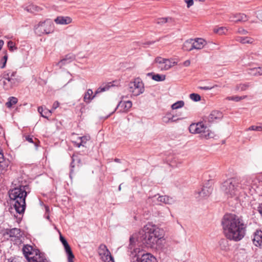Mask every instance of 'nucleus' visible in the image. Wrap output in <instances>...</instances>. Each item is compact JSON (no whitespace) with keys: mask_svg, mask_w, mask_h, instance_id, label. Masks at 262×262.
<instances>
[{"mask_svg":"<svg viewBox=\"0 0 262 262\" xmlns=\"http://www.w3.org/2000/svg\"><path fill=\"white\" fill-rule=\"evenodd\" d=\"M28 185H19L9 191L10 203L14 206L17 213H24L26 209V198L27 195Z\"/></svg>","mask_w":262,"mask_h":262,"instance_id":"nucleus-1","label":"nucleus"},{"mask_svg":"<svg viewBox=\"0 0 262 262\" xmlns=\"http://www.w3.org/2000/svg\"><path fill=\"white\" fill-rule=\"evenodd\" d=\"M223 229H245L246 224L242 218L232 213H226L222 220Z\"/></svg>","mask_w":262,"mask_h":262,"instance_id":"nucleus-2","label":"nucleus"},{"mask_svg":"<svg viewBox=\"0 0 262 262\" xmlns=\"http://www.w3.org/2000/svg\"><path fill=\"white\" fill-rule=\"evenodd\" d=\"M5 90H8L17 86L22 81V78L17 74L16 71L8 70L0 77Z\"/></svg>","mask_w":262,"mask_h":262,"instance_id":"nucleus-3","label":"nucleus"},{"mask_svg":"<svg viewBox=\"0 0 262 262\" xmlns=\"http://www.w3.org/2000/svg\"><path fill=\"white\" fill-rule=\"evenodd\" d=\"M222 190L228 198L237 199L239 193V181L237 178H231L222 184Z\"/></svg>","mask_w":262,"mask_h":262,"instance_id":"nucleus-4","label":"nucleus"},{"mask_svg":"<svg viewBox=\"0 0 262 262\" xmlns=\"http://www.w3.org/2000/svg\"><path fill=\"white\" fill-rule=\"evenodd\" d=\"M189 132L192 134H201L203 137L206 139L214 138L215 135L202 122L192 123L189 127Z\"/></svg>","mask_w":262,"mask_h":262,"instance_id":"nucleus-5","label":"nucleus"},{"mask_svg":"<svg viewBox=\"0 0 262 262\" xmlns=\"http://www.w3.org/2000/svg\"><path fill=\"white\" fill-rule=\"evenodd\" d=\"M34 32L38 36L42 34H48L54 32V24L50 19H46L43 21H40L34 28Z\"/></svg>","mask_w":262,"mask_h":262,"instance_id":"nucleus-6","label":"nucleus"},{"mask_svg":"<svg viewBox=\"0 0 262 262\" xmlns=\"http://www.w3.org/2000/svg\"><path fill=\"white\" fill-rule=\"evenodd\" d=\"M127 90L131 94V96H137L143 93L144 87L141 79L137 78L133 81H130L128 84Z\"/></svg>","mask_w":262,"mask_h":262,"instance_id":"nucleus-7","label":"nucleus"},{"mask_svg":"<svg viewBox=\"0 0 262 262\" xmlns=\"http://www.w3.org/2000/svg\"><path fill=\"white\" fill-rule=\"evenodd\" d=\"M1 233L4 235L5 238L11 240L17 243H21L24 239V233L22 230H1Z\"/></svg>","mask_w":262,"mask_h":262,"instance_id":"nucleus-8","label":"nucleus"},{"mask_svg":"<svg viewBox=\"0 0 262 262\" xmlns=\"http://www.w3.org/2000/svg\"><path fill=\"white\" fill-rule=\"evenodd\" d=\"M155 236L149 235L148 236V248L156 250L161 249L164 247V239L163 237H159L157 236V230H152V232Z\"/></svg>","mask_w":262,"mask_h":262,"instance_id":"nucleus-9","label":"nucleus"},{"mask_svg":"<svg viewBox=\"0 0 262 262\" xmlns=\"http://www.w3.org/2000/svg\"><path fill=\"white\" fill-rule=\"evenodd\" d=\"M152 202L154 205H159L161 203L165 204L171 205L175 202V200L173 198L166 195H160L159 194H155L152 196H148V203Z\"/></svg>","mask_w":262,"mask_h":262,"instance_id":"nucleus-10","label":"nucleus"},{"mask_svg":"<svg viewBox=\"0 0 262 262\" xmlns=\"http://www.w3.org/2000/svg\"><path fill=\"white\" fill-rule=\"evenodd\" d=\"M227 238L234 241H239L245 236V230H224Z\"/></svg>","mask_w":262,"mask_h":262,"instance_id":"nucleus-11","label":"nucleus"},{"mask_svg":"<svg viewBox=\"0 0 262 262\" xmlns=\"http://www.w3.org/2000/svg\"><path fill=\"white\" fill-rule=\"evenodd\" d=\"M156 63L158 64V68L163 71L168 70L174 65L175 62H172L169 59L157 57L155 59L154 62L152 64Z\"/></svg>","mask_w":262,"mask_h":262,"instance_id":"nucleus-12","label":"nucleus"},{"mask_svg":"<svg viewBox=\"0 0 262 262\" xmlns=\"http://www.w3.org/2000/svg\"><path fill=\"white\" fill-rule=\"evenodd\" d=\"M98 253L104 262H115L110 252L105 245L101 244L98 248Z\"/></svg>","mask_w":262,"mask_h":262,"instance_id":"nucleus-13","label":"nucleus"},{"mask_svg":"<svg viewBox=\"0 0 262 262\" xmlns=\"http://www.w3.org/2000/svg\"><path fill=\"white\" fill-rule=\"evenodd\" d=\"M23 251L28 262H31V260L34 259L36 255L41 253L39 251L33 249L31 246L28 245L24 246Z\"/></svg>","mask_w":262,"mask_h":262,"instance_id":"nucleus-14","label":"nucleus"},{"mask_svg":"<svg viewBox=\"0 0 262 262\" xmlns=\"http://www.w3.org/2000/svg\"><path fill=\"white\" fill-rule=\"evenodd\" d=\"M212 188L210 186H203L200 190H198L195 194V197L202 199L208 196L212 192Z\"/></svg>","mask_w":262,"mask_h":262,"instance_id":"nucleus-15","label":"nucleus"},{"mask_svg":"<svg viewBox=\"0 0 262 262\" xmlns=\"http://www.w3.org/2000/svg\"><path fill=\"white\" fill-rule=\"evenodd\" d=\"M82 165L81 159L77 155H73L72 157V162L70 164V178L72 179V174L74 172V168L77 166L80 167Z\"/></svg>","mask_w":262,"mask_h":262,"instance_id":"nucleus-16","label":"nucleus"},{"mask_svg":"<svg viewBox=\"0 0 262 262\" xmlns=\"http://www.w3.org/2000/svg\"><path fill=\"white\" fill-rule=\"evenodd\" d=\"M239 181V190L249 188L253 182V178L251 176H246Z\"/></svg>","mask_w":262,"mask_h":262,"instance_id":"nucleus-17","label":"nucleus"},{"mask_svg":"<svg viewBox=\"0 0 262 262\" xmlns=\"http://www.w3.org/2000/svg\"><path fill=\"white\" fill-rule=\"evenodd\" d=\"M230 20L235 23L246 21L248 20L246 15L244 13L232 14L229 17Z\"/></svg>","mask_w":262,"mask_h":262,"instance_id":"nucleus-18","label":"nucleus"},{"mask_svg":"<svg viewBox=\"0 0 262 262\" xmlns=\"http://www.w3.org/2000/svg\"><path fill=\"white\" fill-rule=\"evenodd\" d=\"M132 106V102L130 101H121L117 106L116 109H119L121 108L120 110V112H126L129 111L130 108Z\"/></svg>","mask_w":262,"mask_h":262,"instance_id":"nucleus-19","label":"nucleus"},{"mask_svg":"<svg viewBox=\"0 0 262 262\" xmlns=\"http://www.w3.org/2000/svg\"><path fill=\"white\" fill-rule=\"evenodd\" d=\"M55 23L57 25H66L72 21V19L69 16H59L54 19Z\"/></svg>","mask_w":262,"mask_h":262,"instance_id":"nucleus-20","label":"nucleus"},{"mask_svg":"<svg viewBox=\"0 0 262 262\" xmlns=\"http://www.w3.org/2000/svg\"><path fill=\"white\" fill-rule=\"evenodd\" d=\"M10 161L9 160L4 158L3 153L0 151V173L6 171L9 165Z\"/></svg>","mask_w":262,"mask_h":262,"instance_id":"nucleus-21","label":"nucleus"},{"mask_svg":"<svg viewBox=\"0 0 262 262\" xmlns=\"http://www.w3.org/2000/svg\"><path fill=\"white\" fill-rule=\"evenodd\" d=\"M75 59V56L73 54H68L65 57L61 59L57 63L60 68H61L63 65L70 63Z\"/></svg>","mask_w":262,"mask_h":262,"instance_id":"nucleus-22","label":"nucleus"},{"mask_svg":"<svg viewBox=\"0 0 262 262\" xmlns=\"http://www.w3.org/2000/svg\"><path fill=\"white\" fill-rule=\"evenodd\" d=\"M177 116L171 114L170 113H167L162 118V121L166 124L170 122H176L178 120H181V118H176Z\"/></svg>","mask_w":262,"mask_h":262,"instance_id":"nucleus-23","label":"nucleus"},{"mask_svg":"<svg viewBox=\"0 0 262 262\" xmlns=\"http://www.w3.org/2000/svg\"><path fill=\"white\" fill-rule=\"evenodd\" d=\"M253 241V244L256 246H260L262 245V230H256L254 233Z\"/></svg>","mask_w":262,"mask_h":262,"instance_id":"nucleus-24","label":"nucleus"},{"mask_svg":"<svg viewBox=\"0 0 262 262\" xmlns=\"http://www.w3.org/2000/svg\"><path fill=\"white\" fill-rule=\"evenodd\" d=\"M248 74L253 76L262 75V67L249 68L247 70Z\"/></svg>","mask_w":262,"mask_h":262,"instance_id":"nucleus-25","label":"nucleus"},{"mask_svg":"<svg viewBox=\"0 0 262 262\" xmlns=\"http://www.w3.org/2000/svg\"><path fill=\"white\" fill-rule=\"evenodd\" d=\"M253 85L252 82L241 83L236 85L235 90L236 91L242 92L247 90L250 87Z\"/></svg>","mask_w":262,"mask_h":262,"instance_id":"nucleus-26","label":"nucleus"},{"mask_svg":"<svg viewBox=\"0 0 262 262\" xmlns=\"http://www.w3.org/2000/svg\"><path fill=\"white\" fill-rule=\"evenodd\" d=\"M96 96L95 93L93 95V92L92 89H88L84 94L83 101L86 103H89Z\"/></svg>","mask_w":262,"mask_h":262,"instance_id":"nucleus-27","label":"nucleus"},{"mask_svg":"<svg viewBox=\"0 0 262 262\" xmlns=\"http://www.w3.org/2000/svg\"><path fill=\"white\" fill-rule=\"evenodd\" d=\"M136 256L137 260L135 262H147V252L145 251H139Z\"/></svg>","mask_w":262,"mask_h":262,"instance_id":"nucleus-28","label":"nucleus"},{"mask_svg":"<svg viewBox=\"0 0 262 262\" xmlns=\"http://www.w3.org/2000/svg\"><path fill=\"white\" fill-rule=\"evenodd\" d=\"M222 113L217 111H212L209 115L208 120L210 122H213L216 120H220L222 118Z\"/></svg>","mask_w":262,"mask_h":262,"instance_id":"nucleus-29","label":"nucleus"},{"mask_svg":"<svg viewBox=\"0 0 262 262\" xmlns=\"http://www.w3.org/2000/svg\"><path fill=\"white\" fill-rule=\"evenodd\" d=\"M205 43V41L202 38H198L194 40L193 39V47L194 49H202L204 47Z\"/></svg>","mask_w":262,"mask_h":262,"instance_id":"nucleus-30","label":"nucleus"},{"mask_svg":"<svg viewBox=\"0 0 262 262\" xmlns=\"http://www.w3.org/2000/svg\"><path fill=\"white\" fill-rule=\"evenodd\" d=\"M148 76H151L152 79L156 81H163L166 78L165 75L155 74L152 72L148 73Z\"/></svg>","mask_w":262,"mask_h":262,"instance_id":"nucleus-31","label":"nucleus"},{"mask_svg":"<svg viewBox=\"0 0 262 262\" xmlns=\"http://www.w3.org/2000/svg\"><path fill=\"white\" fill-rule=\"evenodd\" d=\"M114 86H115V85L112 82L107 83L104 86H101L95 91V95H96L100 93L108 91L111 87Z\"/></svg>","mask_w":262,"mask_h":262,"instance_id":"nucleus-32","label":"nucleus"},{"mask_svg":"<svg viewBox=\"0 0 262 262\" xmlns=\"http://www.w3.org/2000/svg\"><path fill=\"white\" fill-rule=\"evenodd\" d=\"M25 10L28 12L34 13L40 11L41 9L40 7L33 4H30L25 8Z\"/></svg>","mask_w":262,"mask_h":262,"instance_id":"nucleus-33","label":"nucleus"},{"mask_svg":"<svg viewBox=\"0 0 262 262\" xmlns=\"http://www.w3.org/2000/svg\"><path fill=\"white\" fill-rule=\"evenodd\" d=\"M90 139L89 137L87 136H82L78 137V140L79 142L75 141L74 142L75 145L78 147H80V146H84V144L86 143V141H88Z\"/></svg>","mask_w":262,"mask_h":262,"instance_id":"nucleus-34","label":"nucleus"},{"mask_svg":"<svg viewBox=\"0 0 262 262\" xmlns=\"http://www.w3.org/2000/svg\"><path fill=\"white\" fill-rule=\"evenodd\" d=\"M31 262H49V260L47 259L43 253H40L39 255H36L35 258Z\"/></svg>","mask_w":262,"mask_h":262,"instance_id":"nucleus-35","label":"nucleus"},{"mask_svg":"<svg viewBox=\"0 0 262 262\" xmlns=\"http://www.w3.org/2000/svg\"><path fill=\"white\" fill-rule=\"evenodd\" d=\"M219 246L221 250L224 251H228L229 250L228 242L225 239H222L219 242Z\"/></svg>","mask_w":262,"mask_h":262,"instance_id":"nucleus-36","label":"nucleus"},{"mask_svg":"<svg viewBox=\"0 0 262 262\" xmlns=\"http://www.w3.org/2000/svg\"><path fill=\"white\" fill-rule=\"evenodd\" d=\"M193 46V39H190L185 41L183 46V49L184 51H190L194 49Z\"/></svg>","mask_w":262,"mask_h":262,"instance_id":"nucleus-37","label":"nucleus"},{"mask_svg":"<svg viewBox=\"0 0 262 262\" xmlns=\"http://www.w3.org/2000/svg\"><path fill=\"white\" fill-rule=\"evenodd\" d=\"M236 40L242 43H250L251 44L253 42V39L249 37H236Z\"/></svg>","mask_w":262,"mask_h":262,"instance_id":"nucleus-38","label":"nucleus"},{"mask_svg":"<svg viewBox=\"0 0 262 262\" xmlns=\"http://www.w3.org/2000/svg\"><path fill=\"white\" fill-rule=\"evenodd\" d=\"M38 112L40 114L42 117L45 118H48V116L51 115L52 113V111L48 109L43 110L42 106H39L38 107Z\"/></svg>","mask_w":262,"mask_h":262,"instance_id":"nucleus-39","label":"nucleus"},{"mask_svg":"<svg viewBox=\"0 0 262 262\" xmlns=\"http://www.w3.org/2000/svg\"><path fill=\"white\" fill-rule=\"evenodd\" d=\"M18 101L17 98L15 97H10L8 102H6V105L7 107L10 108L13 105L15 104Z\"/></svg>","mask_w":262,"mask_h":262,"instance_id":"nucleus-40","label":"nucleus"},{"mask_svg":"<svg viewBox=\"0 0 262 262\" xmlns=\"http://www.w3.org/2000/svg\"><path fill=\"white\" fill-rule=\"evenodd\" d=\"M68 256V262H74V255L70 247L65 249Z\"/></svg>","mask_w":262,"mask_h":262,"instance_id":"nucleus-41","label":"nucleus"},{"mask_svg":"<svg viewBox=\"0 0 262 262\" xmlns=\"http://www.w3.org/2000/svg\"><path fill=\"white\" fill-rule=\"evenodd\" d=\"M173 19L171 17H162L157 19V24L163 25L167 23H172Z\"/></svg>","mask_w":262,"mask_h":262,"instance_id":"nucleus-42","label":"nucleus"},{"mask_svg":"<svg viewBox=\"0 0 262 262\" xmlns=\"http://www.w3.org/2000/svg\"><path fill=\"white\" fill-rule=\"evenodd\" d=\"M227 31V29L224 27H221L213 29L214 33L219 34V35L224 34Z\"/></svg>","mask_w":262,"mask_h":262,"instance_id":"nucleus-43","label":"nucleus"},{"mask_svg":"<svg viewBox=\"0 0 262 262\" xmlns=\"http://www.w3.org/2000/svg\"><path fill=\"white\" fill-rule=\"evenodd\" d=\"M184 105V102L182 100L178 101L171 105L172 110H176L182 107Z\"/></svg>","mask_w":262,"mask_h":262,"instance_id":"nucleus-44","label":"nucleus"},{"mask_svg":"<svg viewBox=\"0 0 262 262\" xmlns=\"http://www.w3.org/2000/svg\"><path fill=\"white\" fill-rule=\"evenodd\" d=\"M247 97V96H231V97H227L226 99L228 100H232L235 101L236 102L239 101L241 100H243Z\"/></svg>","mask_w":262,"mask_h":262,"instance_id":"nucleus-45","label":"nucleus"},{"mask_svg":"<svg viewBox=\"0 0 262 262\" xmlns=\"http://www.w3.org/2000/svg\"><path fill=\"white\" fill-rule=\"evenodd\" d=\"M58 232L60 235V241L63 244L64 249H67L70 247L69 245L68 244L67 240L65 239V238L62 235L61 233L59 232V230H58Z\"/></svg>","mask_w":262,"mask_h":262,"instance_id":"nucleus-46","label":"nucleus"},{"mask_svg":"<svg viewBox=\"0 0 262 262\" xmlns=\"http://www.w3.org/2000/svg\"><path fill=\"white\" fill-rule=\"evenodd\" d=\"M190 98L194 101L197 102L201 100V96L195 93H192L190 95Z\"/></svg>","mask_w":262,"mask_h":262,"instance_id":"nucleus-47","label":"nucleus"},{"mask_svg":"<svg viewBox=\"0 0 262 262\" xmlns=\"http://www.w3.org/2000/svg\"><path fill=\"white\" fill-rule=\"evenodd\" d=\"M25 138L26 141H28L31 143H34L36 147L37 146V144L36 142L34 141L33 137L31 135H26L25 136Z\"/></svg>","mask_w":262,"mask_h":262,"instance_id":"nucleus-48","label":"nucleus"},{"mask_svg":"<svg viewBox=\"0 0 262 262\" xmlns=\"http://www.w3.org/2000/svg\"><path fill=\"white\" fill-rule=\"evenodd\" d=\"M248 130H255V131H258L261 132L262 131V125L259 126H255L252 125L249 127L248 129Z\"/></svg>","mask_w":262,"mask_h":262,"instance_id":"nucleus-49","label":"nucleus"},{"mask_svg":"<svg viewBox=\"0 0 262 262\" xmlns=\"http://www.w3.org/2000/svg\"><path fill=\"white\" fill-rule=\"evenodd\" d=\"M7 45L9 50L11 51H13L14 49H16V48L15 47L14 42L12 41H9L7 43Z\"/></svg>","mask_w":262,"mask_h":262,"instance_id":"nucleus-50","label":"nucleus"},{"mask_svg":"<svg viewBox=\"0 0 262 262\" xmlns=\"http://www.w3.org/2000/svg\"><path fill=\"white\" fill-rule=\"evenodd\" d=\"M148 262H158V261L154 255L148 253Z\"/></svg>","mask_w":262,"mask_h":262,"instance_id":"nucleus-51","label":"nucleus"},{"mask_svg":"<svg viewBox=\"0 0 262 262\" xmlns=\"http://www.w3.org/2000/svg\"><path fill=\"white\" fill-rule=\"evenodd\" d=\"M256 17L259 20L262 21V10H258L257 11Z\"/></svg>","mask_w":262,"mask_h":262,"instance_id":"nucleus-52","label":"nucleus"},{"mask_svg":"<svg viewBox=\"0 0 262 262\" xmlns=\"http://www.w3.org/2000/svg\"><path fill=\"white\" fill-rule=\"evenodd\" d=\"M238 33L243 35H246L248 33V31L242 28L238 29Z\"/></svg>","mask_w":262,"mask_h":262,"instance_id":"nucleus-53","label":"nucleus"},{"mask_svg":"<svg viewBox=\"0 0 262 262\" xmlns=\"http://www.w3.org/2000/svg\"><path fill=\"white\" fill-rule=\"evenodd\" d=\"M185 2L187 4V7L189 8L193 5V0H184Z\"/></svg>","mask_w":262,"mask_h":262,"instance_id":"nucleus-54","label":"nucleus"},{"mask_svg":"<svg viewBox=\"0 0 262 262\" xmlns=\"http://www.w3.org/2000/svg\"><path fill=\"white\" fill-rule=\"evenodd\" d=\"M3 53L4 54V56L3 57H2V59L3 60H4L5 61H7V60H8V54H7V51L6 50H5L3 52Z\"/></svg>","mask_w":262,"mask_h":262,"instance_id":"nucleus-55","label":"nucleus"},{"mask_svg":"<svg viewBox=\"0 0 262 262\" xmlns=\"http://www.w3.org/2000/svg\"><path fill=\"white\" fill-rule=\"evenodd\" d=\"M59 105V103L58 101H55L53 104L52 111L56 109Z\"/></svg>","mask_w":262,"mask_h":262,"instance_id":"nucleus-56","label":"nucleus"},{"mask_svg":"<svg viewBox=\"0 0 262 262\" xmlns=\"http://www.w3.org/2000/svg\"><path fill=\"white\" fill-rule=\"evenodd\" d=\"M7 61H5L2 59H1L0 61V68L1 69H4L6 67Z\"/></svg>","mask_w":262,"mask_h":262,"instance_id":"nucleus-57","label":"nucleus"},{"mask_svg":"<svg viewBox=\"0 0 262 262\" xmlns=\"http://www.w3.org/2000/svg\"><path fill=\"white\" fill-rule=\"evenodd\" d=\"M8 262H19V259L16 258L11 257L8 259Z\"/></svg>","mask_w":262,"mask_h":262,"instance_id":"nucleus-58","label":"nucleus"},{"mask_svg":"<svg viewBox=\"0 0 262 262\" xmlns=\"http://www.w3.org/2000/svg\"><path fill=\"white\" fill-rule=\"evenodd\" d=\"M214 86L209 87V86H200L199 88L201 90H209L213 88Z\"/></svg>","mask_w":262,"mask_h":262,"instance_id":"nucleus-59","label":"nucleus"},{"mask_svg":"<svg viewBox=\"0 0 262 262\" xmlns=\"http://www.w3.org/2000/svg\"><path fill=\"white\" fill-rule=\"evenodd\" d=\"M257 210L262 216V203L259 204L257 207Z\"/></svg>","mask_w":262,"mask_h":262,"instance_id":"nucleus-60","label":"nucleus"},{"mask_svg":"<svg viewBox=\"0 0 262 262\" xmlns=\"http://www.w3.org/2000/svg\"><path fill=\"white\" fill-rule=\"evenodd\" d=\"M190 64V61L189 60H186L184 62L183 65L185 67H188Z\"/></svg>","mask_w":262,"mask_h":262,"instance_id":"nucleus-61","label":"nucleus"},{"mask_svg":"<svg viewBox=\"0 0 262 262\" xmlns=\"http://www.w3.org/2000/svg\"><path fill=\"white\" fill-rule=\"evenodd\" d=\"M154 215L155 216H161L162 215V213L160 211H158L157 212H156L154 213Z\"/></svg>","mask_w":262,"mask_h":262,"instance_id":"nucleus-62","label":"nucleus"},{"mask_svg":"<svg viewBox=\"0 0 262 262\" xmlns=\"http://www.w3.org/2000/svg\"><path fill=\"white\" fill-rule=\"evenodd\" d=\"M4 44V41L3 40H0V50L2 49Z\"/></svg>","mask_w":262,"mask_h":262,"instance_id":"nucleus-63","label":"nucleus"},{"mask_svg":"<svg viewBox=\"0 0 262 262\" xmlns=\"http://www.w3.org/2000/svg\"><path fill=\"white\" fill-rule=\"evenodd\" d=\"M129 240H130V243H132L133 242V241L134 240V237L133 236H130V238H129Z\"/></svg>","mask_w":262,"mask_h":262,"instance_id":"nucleus-64","label":"nucleus"}]
</instances>
